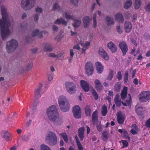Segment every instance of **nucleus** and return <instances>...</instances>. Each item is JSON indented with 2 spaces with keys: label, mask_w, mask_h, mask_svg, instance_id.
I'll return each mask as SVG.
<instances>
[{
  "label": "nucleus",
  "mask_w": 150,
  "mask_h": 150,
  "mask_svg": "<svg viewBox=\"0 0 150 150\" xmlns=\"http://www.w3.org/2000/svg\"><path fill=\"white\" fill-rule=\"evenodd\" d=\"M41 91V89L40 88H38L36 91L35 93V97L38 98L40 97L41 96L40 94V91Z\"/></svg>",
  "instance_id": "obj_47"
},
{
  "label": "nucleus",
  "mask_w": 150,
  "mask_h": 150,
  "mask_svg": "<svg viewBox=\"0 0 150 150\" xmlns=\"http://www.w3.org/2000/svg\"><path fill=\"white\" fill-rule=\"evenodd\" d=\"M73 20L74 21V23L73 25L74 28H79L81 23L80 18H74Z\"/></svg>",
  "instance_id": "obj_23"
},
{
  "label": "nucleus",
  "mask_w": 150,
  "mask_h": 150,
  "mask_svg": "<svg viewBox=\"0 0 150 150\" xmlns=\"http://www.w3.org/2000/svg\"><path fill=\"white\" fill-rule=\"evenodd\" d=\"M116 105L119 107L121 105L122 102L121 100L115 102Z\"/></svg>",
  "instance_id": "obj_62"
},
{
  "label": "nucleus",
  "mask_w": 150,
  "mask_h": 150,
  "mask_svg": "<svg viewBox=\"0 0 150 150\" xmlns=\"http://www.w3.org/2000/svg\"><path fill=\"white\" fill-rule=\"evenodd\" d=\"M91 44V43L89 42H87L86 43L84 44V46L83 47L87 48V47L89 46Z\"/></svg>",
  "instance_id": "obj_64"
},
{
  "label": "nucleus",
  "mask_w": 150,
  "mask_h": 150,
  "mask_svg": "<svg viewBox=\"0 0 150 150\" xmlns=\"http://www.w3.org/2000/svg\"><path fill=\"white\" fill-rule=\"evenodd\" d=\"M137 15L136 14H134L132 16V21L133 22H135V20H137Z\"/></svg>",
  "instance_id": "obj_60"
},
{
  "label": "nucleus",
  "mask_w": 150,
  "mask_h": 150,
  "mask_svg": "<svg viewBox=\"0 0 150 150\" xmlns=\"http://www.w3.org/2000/svg\"><path fill=\"white\" fill-rule=\"evenodd\" d=\"M129 76L128 72V71H126L125 73L124 76V81L125 83L127 82Z\"/></svg>",
  "instance_id": "obj_43"
},
{
  "label": "nucleus",
  "mask_w": 150,
  "mask_h": 150,
  "mask_svg": "<svg viewBox=\"0 0 150 150\" xmlns=\"http://www.w3.org/2000/svg\"><path fill=\"white\" fill-rule=\"evenodd\" d=\"M107 47L112 53L115 52L117 50L116 45L112 42L108 44Z\"/></svg>",
  "instance_id": "obj_17"
},
{
  "label": "nucleus",
  "mask_w": 150,
  "mask_h": 150,
  "mask_svg": "<svg viewBox=\"0 0 150 150\" xmlns=\"http://www.w3.org/2000/svg\"><path fill=\"white\" fill-rule=\"evenodd\" d=\"M52 29L54 31V33L57 32L58 30V27L56 25H53L52 26Z\"/></svg>",
  "instance_id": "obj_55"
},
{
  "label": "nucleus",
  "mask_w": 150,
  "mask_h": 150,
  "mask_svg": "<svg viewBox=\"0 0 150 150\" xmlns=\"http://www.w3.org/2000/svg\"><path fill=\"white\" fill-rule=\"evenodd\" d=\"M106 23L108 25H111L114 24V19L111 17L107 16L105 18Z\"/></svg>",
  "instance_id": "obj_30"
},
{
  "label": "nucleus",
  "mask_w": 150,
  "mask_h": 150,
  "mask_svg": "<svg viewBox=\"0 0 150 150\" xmlns=\"http://www.w3.org/2000/svg\"><path fill=\"white\" fill-rule=\"evenodd\" d=\"M85 113L87 116H90L91 113V109L89 105H87L85 108Z\"/></svg>",
  "instance_id": "obj_36"
},
{
  "label": "nucleus",
  "mask_w": 150,
  "mask_h": 150,
  "mask_svg": "<svg viewBox=\"0 0 150 150\" xmlns=\"http://www.w3.org/2000/svg\"><path fill=\"white\" fill-rule=\"evenodd\" d=\"M28 25L26 22L22 23L19 28L20 30L23 31H26L28 28Z\"/></svg>",
  "instance_id": "obj_28"
},
{
  "label": "nucleus",
  "mask_w": 150,
  "mask_h": 150,
  "mask_svg": "<svg viewBox=\"0 0 150 150\" xmlns=\"http://www.w3.org/2000/svg\"><path fill=\"white\" fill-rule=\"evenodd\" d=\"M115 20L120 23H122L124 22V18L121 13H117L115 16Z\"/></svg>",
  "instance_id": "obj_20"
},
{
  "label": "nucleus",
  "mask_w": 150,
  "mask_h": 150,
  "mask_svg": "<svg viewBox=\"0 0 150 150\" xmlns=\"http://www.w3.org/2000/svg\"><path fill=\"white\" fill-rule=\"evenodd\" d=\"M144 38L146 40H149L150 39V35L147 33H145L144 35Z\"/></svg>",
  "instance_id": "obj_58"
},
{
  "label": "nucleus",
  "mask_w": 150,
  "mask_h": 150,
  "mask_svg": "<svg viewBox=\"0 0 150 150\" xmlns=\"http://www.w3.org/2000/svg\"><path fill=\"white\" fill-rule=\"evenodd\" d=\"M95 88L97 90L100 92L102 90L103 86L101 85L100 81L98 79H96L94 82Z\"/></svg>",
  "instance_id": "obj_14"
},
{
  "label": "nucleus",
  "mask_w": 150,
  "mask_h": 150,
  "mask_svg": "<svg viewBox=\"0 0 150 150\" xmlns=\"http://www.w3.org/2000/svg\"><path fill=\"white\" fill-rule=\"evenodd\" d=\"M96 67V69L97 72L99 74H101L103 69V67L102 64L99 62H97L95 63Z\"/></svg>",
  "instance_id": "obj_19"
},
{
  "label": "nucleus",
  "mask_w": 150,
  "mask_h": 150,
  "mask_svg": "<svg viewBox=\"0 0 150 150\" xmlns=\"http://www.w3.org/2000/svg\"><path fill=\"white\" fill-rule=\"evenodd\" d=\"M127 87L124 86L123 90L122 91L121 96L122 99H124L127 94Z\"/></svg>",
  "instance_id": "obj_32"
},
{
  "label": "nucleus",
  "mask_w": 150,
  "mask_h": 150,
  "mask_svg": "<svg viewBox=\"0 0 150 150\" xmlns=\"http://www.w3.org/2000/svg\"><path fill=\"white\" fill-rule=\"evenodd\" d=\"M81 86L83 90L85 92H88L90 91L89 84L86 81L82 80H81Z\"/></svg>",
  "instance_id": "obj_13"
},
{
  "label": "nucleus",
  "mask_w": 150,
  "mask_h": 150,
  "mask_svg": "<svg viewBox=\"0 0 150 150\" xmlns=\"http://www.w3.org/2000/svg\"><path fill=\"white\" fill-rule=\"evenodd\" d=\"M99 54L105 60L108 59V56L106 52L103 48H100L99 49Z\"/></svg>",
  "instance_id": "obj_16"
},
{
  "label": "nucleus",
  "mask_w": 150,
  "mask_h": 150,
  "mask_svg": "<svg viewBox=\"0 0 150 150\" xmlns=\"http://www.w3.org/2000/svg\"><path fill=\"white\" fill-rule=\"evenodd\" d=\"M121 83L120 82H118L115 83V86L114 89L117 92L120 91L121 88Z\"/></svg>",
  "instance_id": "obj_34"
},
{
  "label": "nucleus",
  "mask_w": 150,
  "mask_h": 150,
  "mask_svg": "<svg viewBox=\"0 0 150 150\" xmlns=\"http://www.w3.org/2000/svg\"><path fill=\"white\" fill-rule=\"evenodd\" d=\"M65 87L67 92L70 94H73L76 91V86L73 83L68 82L65 84Z\"/></svg>",
  "instance_id": "obj_5"
},
{
  "label": "nucleus",
  "mask_w": 150,
  "mask_h": 150,
  "mask_svg": "<svg viewBox=\"0 0 150 150\" xmlns=\"http://www.w3.org/2000/svg\"><path fill=\"white\" fill-rule=\"evenodd\" d=\"M60 135L62 137L65 142L67 143L68 141V139L67 135L65 133H62L60 134Z\"/></svg>",
  "instance_id": "obj_38"
},
{
  "label": "nucleus",
  "mask_w": 150,
  "mask_h": 150,
  "mask_svg": "<svg viewBox=\"0 0 150 150\" xmlns=\"http://www.w3.org/2000/svg\"><path fill=\"white\" fill-rule=\"evenodd\" d=\"M49 119L51 122H52L56 126L61 125L63 121L62 118L59 116L58 114L49 117Z\"/></svg>",
  "instance_id": "obj_6"
},
{
  "label": "nucleus",
  "mask_w": 150,
  "mask_h": 150,
  "mask_svg": "<svg viewBox=\"0 0 150 150\" xmlns=\"http://www.w3.org/2000/svg\"><path fill=\"white\" fill-rule=\"evenodd\" d=\"M58 100L59 105H62V104L69 102L66 97L63 96H59Z\"/></svg>",
  "instance_id": "obj_24"
},
{
  "label": "nucleus",
  "mask_w": 150,
  "mask_h": 150,
  "mask_svg": "<svg viewBox=\"0 0 150 150\" xmlns=\"http://www.w3.org/2000/svg\"><path fill=\"white\" fill-rule=\"evenodd\" d=\"M33 64H30L25 68V70L26 71H28L30 70L32 67Z\"/></svg>",
  "instance_id": "obj_54"
},
{
  "label": "nucleus",
  "mask_w": 150,
  "mask_h": 150,
  "mask_svg": "<svg viewBox=\"0 0 150 150\" xmlns=\"http://www.w3.org/2000/svg\"><path fill=\"white\" fill-rule=\"evenodd\" d=\"M1 11L2 18L0 19V32L2 40H6L10 36L11 30L9 28L13 21L12 18L7 11L4 5L1 6Z\"/></svg>",
  "instance_id": "obj_1"
},
{
  "label": "nucleus",
  "mask_w": 150,
  "mask_h": 150,
  "mask_svg": "<svg viewBox=\"0 0 150 150\" xmlns=\"http://www.w3.org/2000/svg\"><path fill=\"white\" fill-rule=\"evenodd\" d=\"M113 71L112 70L111 71L109 72V75L108 77V79H110V80H111L112 79V78H113Z\"/></svg>",
  "instance_id": "obj_51"
},
{
  "label": "nucleus",
  "mask_w": 150,
  "mask_h": 150,
  "mask_svg": "<svg viewBox=\"0 0 150 150\" xmlns=\"http://www.w3.org/2000/svg\"><path fill=\"white\" fill-rule=\"evenodd\" d=\"M67 22L63 18L57 19L54 21V23L57 25H60L62 23L65 25H67Z\"/></svg>",
  "instance_id": "obj_29"
},
{
  "label": "nucleus",
  "mask_w": 150,
  "mask_h": 150,
  "mask_svg": "<svg viewBox=\"0 0 150 150\" xmlns=\"http://www.w3.org/2000/svg\"><path fill=\"white\" fill-rule=\"evenodd\" d=\"M116 30L119 34H121L123 32L122 27L120 25H117L116 26Z\"/></svg>",
  "instance_id": "obj_42"
},
{
  "label": "nucleus",
  "mask_w": 150,
  "mask_h": 150,
  "mask_svg": "<svg viewBox=\"0 0 150 150\" xmlns=\"http://www.w3.org/2000/svg\"><path fill=\"white\" fill-rule=\"evenodd\" d=\"M145 124L147 127H150V118L147 120Z\"/></svg>",
  "instance_id": "obj_63"
},
{
  "label": "nucleus",
  "mask_w": 150,
  "mask_h": 150,
  "mask_svg": "<svg viewBox=\"0 0 150 150\" xmlns=\"http://www.w3.org/2000/svg\"><path fill=\"white\" fill-rule=\"evenodd\" d=\"M132 4L131 0H127L124 4V8L125 9H128Z\"/></svg>",
  "instance_id": "obj_33"
},
{
  "label": "nucleus",
  "mask_w": 150,
  "mask_h": 150,
  "mask_svg": "<svg viewBox=\"0 0 150 150\" xmlns=\"http://www.w3.org/2000/svg\"><path fill=\"white\" fill-rule=\"evenodd\" d=\"M135 110L138 115L142 116L143 114L144 109H143L142 107L140 106L138 107L137 108H136Z\"/></svg>",
  "instance_id": "obj_31"
},
{
  "label": "nucleus",
  "mask_w": 150,
  "mask_h": 150,
  "mask_svg": "<svg viewBox=\"0 0 150 150\" xmlns=\"http://www.w3.org/2000/svg\"><path fill=\"white\" fill-rule=\"evenodd\" d=\"M124 28L125 32L129 33L131 30L132 25L130 22L129 21H126L124 24Z\"/></svg>",
  "instance_id": "obj_22"
},
{
  "label": "nucleus",
  "mask_w": 150,
  "mask_h": 150,
  "mask_svg": "<svg viewBox=\"0 0 150 150\" xmlns=\"http://www.w3.org/2000/svg\"><path fill=\"white\" fill-rule=\"evenodd\" d=\"M79 150H83L82 146L80 142L77 144Z\"/></svg>",
  "instance_id": "obj_61"
},
{
  "label": "nucleus",
  "mask_w": 150,
  "mask_h": 150,
  "mask_svg": "<svg viewBox=\"0 0 150 150\" xmlns=\"http://www.w3.org/2000/svg\"><path fill=\"white\" fill-rule=\"evenodd\" d=\"M119 46L123 55H125L128 50L127 44L125 42H120L119 43Z\"/></svg>",
  "instance_id": "obj_11"
},
{
  "label": "nucleus",
  "mask_w": 150,
  "mask_h": 150,
  "mask_svg": "<svg viewBox=\"0 0 150 150\" xmlns=\"http://www.w3.org/2000/svg\"><path fill=\"white\" fill-rule=\"evenodd\" d=\"M139 99L141 102L147 101L150 99V92L149 91L142 92L140 94Z\"/></svg>",
  "instance_id": "obj_9"
},
{
  "label": "nucleus",
  "mask_w": 150,
  "mask_h": 150,
  "mask_svg": "<svg viewBox=\"0 0 150 150\" xmlns=\"http://www.w3.org/2000/svg\"><path fill=\"white\" fill-rule=\"evenodd\" d=\"M46 113L48 118L58 114L57 110L55 105L50 106L47 110Z\"/></svg>",
  "instance_id": "obj_7"
},
{
  "label": "nucleus",
  "mask_w": 150,
  "mask_h": 150,
  "mask_svg": "<svg viewBox=\"0 0 150 150\" xmlns=\"http://www.w3.org/2000/svg\"><path fill=\"white\" fill-rule=\"evenodd\" d=\"M85 72L88 76L92 75L94 71V68L92 63L90 62H87L85 64Z\"/></svg>",
  "instance_id": "obj_8"
},
{
  "label": "nucleus",
  "mask_w": 150,
  "mask_h": 150,
  "mask_svg": "<svg viewBox=\"0 0 150 150\" xmlns=\"http://www.w3.org/2000/svg\"><path fill=\"white\" fill-rule=\"evenodd\" d=\"M64 57L63 54L62 53H59L58 55H57V57L59 59H62Z\"/></svg>",
  "instance_id": "obj_57"
},
{
  "label": "nucleus",
  "mask_w": 150,
  "mask_h": 150,
  "mask_svg": "<svg viewBox=\"0 0 150 150\" xmlns=\"http://www.w3.org/2000/svg\"><path fill=\"white\" fill-rule=\"evenodd\" d=\"M45 141L50 146H54L57 144V139L56 134L52 132L49 131L46 137Z\"/></svg>",
  "instance_id": "obj_2"
},
{
  "label": "nucleus",
  "mask_w": 150,
  "mask_h": 150,
  "mask_svg": "<svg viewBox=\"0 0 150 150\" xmlns=\"http://www.w3.org/2000/svg\"><path fill=\"white\" fill-rule=\"evenodd\" d=\"M84 129L83 127H81L78 129V136L81 140H83L84 138Z\"/></svg>",
  "instance_id": "obj_27"
},
{
  "label": "nucleus",
  "mask_w": 150,
  "mask_h": 150,
  "mask_svg": "<svg viewBox=\"0 0 150 150\" xmlns=\"http://www.w3.org/2000/svg\"><path fill=\"white\" fill-rule=\"evenodd\" d=\"M91 118L93 125H96L98 122V112L97 110H96L93 112Z\"/></svg>",
  "instance_id": "obj_15"
},
{
  "label": "nucleus",
  "mask_w": 150,
  "mask_h": 150,
  "mask_svg": "<svg viewBox=\"0 0 150 150\" xmlns=\"http://www.w3.org/2000/svg\"><path fill=\"white\" fill-rule=\"evenodd\" d=\"M92 94L93 95V97H94L95 99L96 100H97L98 98V96L97 92H96V91L94 89H93V91L92 92Z\"/></svg>",
  "instance_id": "obj_45"
},
{
  "label": "nucleus",
  "mask_w": 150,
  "mask_h": 150,
  "mask_svg": "<svg viewBox=\"0 0 150 150\" xmlns=\"http://www.w3.org/2000/svg\"><path fill=\"white\" fill-rule=\"evenodd\" d=\"M96 127L97 130L99 132H101L103 129L102 125L101 124V122L98 123V122L96 123Z\"/></svg>",
  "instance_id": "obj_40"
},
{
  "label": "nucleus",
  "mask_w": 150,
  "mask_h": 150,
  "mask_svg": "<svg viewBox=\"0 0 150 150\" xmlns=\"http://www.w3.org/2000/svg\"><path fill=\"white\" fill-rule=\"evenodd\" d=\"M109 133L106 131H104L102 133L103 139L104 141H105L108 139Z\"/></svg>",
  "instance_id": "obj_37"
},
{
  "label": "nucleus",
  "mask_w": 150,
  "mask_h": 150,
  "mask_svg": "<svg viewBox=\"0 0 150 150\" xmlns=\"http://www.w3.org/2000/svg\"><path fill=\"white\" fill-rule=\"evenodd\" d=\"M22 139L23 141L27 142L28 141L29 139V136L27 135H23L22 136Z\"/></svg>",
  "instance_id": "obj_48"
},
{
  "label": "nucleus",
  "mask_w": 150,
  "mask_h": 150,
  "mask_svg": "<svg viewBox=\"0 0 150 150\" xmlns=\"http://www.w3.org/2000/svg\"><path fill=\"white\" fill-rule=\"evenodd\" d=\"M140 0H135L134 4V8L135 9H138L140 6Z\"/></svg>",
  "instance_id": "obj_39"
},
{
  "label": "nucleus",
  "mask_w": 150,
  "mask_h": 150,
  "mask_svg": "<svg viewBox=\"0 0 150 150\" xmlns=\"http://www.w3.org/2000/svg\"><path fill=\"white\" fill-rule=\"evenodd\" d=\"M146 11L147 12H150V3H148L145 7Z\"/></svg>",
  "instance_id": "obj_56"
},
{
  "label": "nucleus",
  "mask_w": 150,
  "mask_h": 150,
  "mask_svg": "<svg viewBox=\"0 0 150 150\" xmlns=\"http://www.w3.org/2000/svg\"><path fill=\"white\" fill-rule=\"evenodd\" d=\"M117 120L118 123L120 124H123L125 118L121 112H117Z\"/></svg>",
  "instance_id": "obj_21"
},
{
  "label": "nucleus",
  "mask_w": 150,
  "mask_h": 150,
  "mask_svg": "<svg viewBox=\"0 0 150 150\" xmlns=\"http://www.w3.org/2000/svg\"><path fill=\"white\" fill-rule=\"evenodd\" d=\"M122 77V75L120 71H118L117 73V78L118 81H120Z\"/></svg>",
  "instance_id": "obj_52"
},
{
  "label": "nucleus",
  "mask_w": 150,
  "mask_h": 150,
  "mask_svg": "<svg viewBox=\"0 0 150 150\" xmlns=\"http://www.w3.org/2000/svg\"><path fill=\"white\" fill-rule=\"evenodd\" d=\"M72 112L76 118H80L81 117V110L80 107L76 105L73 107Z\"/></svg>",
  "instance_id": "obj_10"
},
{
  "label": "nucleus",
  "mask_w": 150,
  "mask_h": 150,
  "mask_svg": "<svg viewBox=\"0 0 150 150\" xmlns=\"http://www.w3.org/2000/svg\"><path fill=\"white\" fill-rule=\"evenodd\" d=\"M107 112V109L106 106L105 105H103L102 108L101 113L103 116H105Z\"/></svg>",
  "instance_id": "obj_35"
},
{
  "label": "nucleus",
  "mask_w": 150,
  "mask_h": 150,
  "mask_svg": "<svg viewBox=\"0 0 150 150\" xmlns=\"http://www.w3.org/2000/svg\"><path fill=\"white\" fill-rule=\"evenodd\" d=\"M3 137L7 141L10 140L11 134L7 131H4L2 133Z\"/></svg>",
  "instance_id": "obj_26"
},
{
  "label": "nucleus",
  "mask_w": 150,
  "mask_h": 150,
  "mask_svg": "<svg viewBox=\"0 0 150 150\" xmlns=\"http://www.w3.org/2000/svg\"><path fill=\"white\" fill-rule=\"evenodd\" d=\"M65 16L67 20L70 19H73V16L72 15H70L66 12H64Z\"/></svg>",
  "instance_id": "obj_46"
},
{
  "label": "nucleus",
  "mask_w": 150,
  "mask_h": 150,
  "mask_svg": "<svg viewBox=\"0 0 150 150\" xmlns=\"http://www.w3.org/2000/svg\"><path fill=\"white\" fill-rule=\"evenodd\" d=\"M39 32V30L38 29H35L33 31L32 34V36L33 37H35L38 35Z\"/></svg>",
  "instance_id": "obj_49"
},
{
  "label": "nucleus",
  "mask_w": 150,
  "mask_h": 150,
  "mask_svg": "<svg viewBox=\"0 0 150 150\" xmlns=\"http://www.w3.org/2000/svg\"><path fill=\"white\" fill-rule=\"evenodd\" d=\"M35 11L37 12L41 13L42 11V9L40 7H38L36 8Z\"/></svg>",
  "instance_id": "obj_59"
},
{
  "label": "nucleus",
  "mask_w": 150,
  "mask_h": 150,
  "mask_svg": "<svg viewBox=\"0 0 150 150\" xmlns=\"http://www.w3.org/2000/svg\"><path fill=\"white\" fill-rule=\"evenodd\" d=\"M36 0H22L21 7L25 11L30 10L35 4Z\"/></svg>",
  "instance_id": "obj_3"
},
{
  "label": "nucleus",
  "mask_w": 150,
  "mask_h": 150,
  "mask_svg": "<svg viewBox=\"0 0 150 150\" xmlns=\"http://www.w3.org/2000/svg\"><path fill=\"white\" fill-rule=\"evenodd\" d=\"M61 110L63 112H68L70 109V103L69 102L62 104V105H59Z\"/></svg>",
  "instance_id": "obj_12"
},
{
  "label": "nucleus",
  "mask_w": 150,
  "mask_h": 150,
  "mask_svg": "<svg viewBox=\"0 0 150 150\" xmlns=\"http://www.w3.org/2000/svg\"><path fill=\"white\" fill-rule=\"evenodd\" d=\"M53 50V47L51 46L50 44H47L45 45L44 46L43 51L44 52H49L52 51Z\"/></svg>",
  "instance_id": "obj_25"
},
{
  "label": "nucleus",
  "mask_w": 150,
  "mask_h": 150,
  "mask_svg": "<svg viewBox=\"0 0 150 150\" xmlns=\"http://www.w3.org/2000/svg\"><path fill=\"white\" fill-rule=\"evenodd\" d=\"M18 45V42L15 39H12L7 42L6 47V50L8 53H11L16 50Z\"/></svg>",
  "instance_id": "obj_4"
},
{
  "label": "nucleus",
  "mask_w": 150,
  "mask_h": 150,
  "mask_svg": "<svg viewBox=\"0 0 150 150\" xmlns=\"http://www.w3.org/2000/svg\"><path fill=\"white\" fill-rule=\"evenodd\" d=\"M122 143L123 146H122V148H124V147L127 146L128 145V143L125 140H122L120 141Z\"/></svg>",
  "instance_id": "obj_53"
},
{
  "label": "nucleus",
  "mask_w": 150,
  "mask_h": 150,
  "mask_svg": "<svg viewBox=\"0 0 150 150\" xmlns=\"http://www.w3.org/2000/svg\"><path fill=\"white\" fill-rule=\"evenodd\" d=\"M41 150H52L50 147L44 144H42L40 147Z\"/></svg>",
  "instance_id": "obj_41"
},
{
  "label": "nucleus",
  "mask_w": 150,
  "mask_h": 150,
  "mask_svg": "<svg viewBox=\"0 0 150 150\" xmlns=\"http://www.w3.org/2000/svg\"><path fill=\"white\" fill-rule=\"evenodd\" d=\"M53 8L54 10H57L58 11L60 9V6L57 3H56L53 5Z\"/></svg>",
  "instance_id": "obj_44"
},
{
  "label": "nucleus",
  "mask_w": 150,
  "mask_h": 150,
  "mask_svg": "<svg viewBox=\"0 0 150 150\" xmlns=\"http://www.w3.org/2000/svg\"><path fill=\"white\" fill-rule=\"evenodd\" d=\"M71 3L75 6H78V0H70Z\"/></svg>",
  "instance_id": "obj_50"
},
{
  "label": "nucleus",
  "mask_w": 150,
  "mask_h": 150,
  "mask_svg": "<svg viewBox=\"0 0 150 150\" xmlns=\"http://www.w3.org/2000/svg\"><path fill=\"white\" fill-rule=\"evenodd\" d=\"M83 27L85 28H88L90 25V17L88 16H86L83 18Z\"/></svg>",
  "instance_id": "obj_18"
}]
</instances>
